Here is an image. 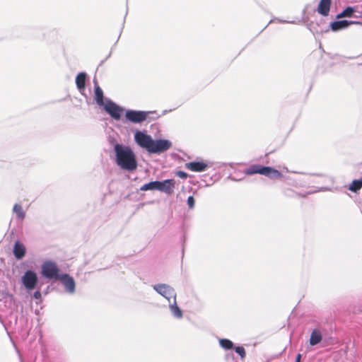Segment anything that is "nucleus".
<instances>
[{
	"mask_svg": "<svg viewBox=\"0 0 362 362\" xmlns=\"http://www.w3.org/2000/svg\"><path fill=\"white\" fill-rule=\"evenodd\" d=\"M136 144L150 153H160L171 147V142L165 139L153 140L150 135L138 131L134 134Z\"/></svg>",
	"mask_w": 362,
	"mask_h": 362,
	"instance_id": "f257e3e1",
	"label": "nucleus"
},
{
	"mask_svg": "<svg viewBox=\"0 0 362 362\" xmlns=\"http://www.w3.org/2000/svg\"><path fill=\"white\" fill-rule=\"evenodd\" d=\"M117 164L124 170L132 171L136 169V156L130 147L116 144L114 146Z\"/></svg>",
	"mask_w": 362,
	"mask_h": 362,
	"instance_id": "f03ea898",
	"label": "nucleus"
},
{
	"mask_svg": "<svg viewBox=\"0 0 362 362\" xmlns=\"http://www.w3.org/2000/svg\"><path fill=\"white\" fill-rule=\"evenodd\" d=\"M244 173L247 175L254 174H260L270 178H281L283 175L277 170L269 167L263 166L261 165H252L247 168L245 169Z\"/></svg>",
	"mask_w": 362,
	"mask_h": 362,
	"instance_id": "7ed1b4c3",
	"label": "nucleus"
},
{
	"mask_svg": "<svg viewBox=\"0 0 362 362\" xmlns=\"http://www.w3.org/2000/svg\"><path fill=\"white\" fill-rule=\"evenodd\" d=\"M22 286L29 292L37 288L39 279L37 273L33 269H27L21 278Z\"/></svg>",
	"mask_w": 362,
	"mask_h": 362,
	"instance_id": "20e7f679",
	"label": "nucleus"
},
{
	"mask_svg": "<svg viewBox=\"0 0 362 362\" xmlns=\"http://www.w3.org/2000/svg\"><path fill=\"white\" fill-rule=\"evenodd\" d=\"M59 269L57 264L52 260H47L42 264L41 274L43 276L49 279H58L61 274H59Z\"/></svg>",
	"mask_w": 362,
	"mask_h": 362,
	"instance_id": "39448f33",
	"label": "nucleus"
},
{
	"mask_svg": "<svg viewBox=\"0 0 362 362\" xmlns=\"http://www.w3.org/2000/svg\"><path fill=\"white\" fill-rule=\"evenodd\" d=\"M153 289L160 296L164 297L168 301H170L171 298H176V292L171 286L167 284H158L153 286Z\"/></svg>",
	"mask_w": 362,
	"mask_h": 362,
	"instance_id": "423d86ee",
	"label": "nucleus"
},
{
	"mask_svg": "<svg viewBox=\"0 0 362 362\" xmlns=\"http://www.w3.org/2000/svg\"><path fill=\"white\" fill-rule=\"evenodd\" d=\"M64 287V291L69 294H74L76 292V283L72 276L68 274H62L58 278Z\"/></svg>",
	"mask_w": 362,
	"mask_h": 362,
	"instance_id": "0eeeda50",
	"label": "nucleus"
},
{
	"mask_svg": "<svg viewBox=\"0 0 362 362\" xmlns=\"http://www.w3.org/2000/svg\"><path fill=\"white\" fill-rule=\"evenodd\" d=\"M105 110L115 119H119L121 115L123 112V109L118 106L117 104L113 103L112 100H107L106 103L103 105Z\"/></svg>",
	"mask_w": 362,
	"mask_h": 362,
	"instance_id": "6e6552de",
	"label": "nucleus"
},
{
	"mask_svg": "<svg viewBox=\"0 0 362 362\" xmlns=\"http://www.w3.org/2000/svg\"><path fill=\"white\" fill-rule=\"evenodd\" d=\"M148 114V112L127 110L125 114V117L127 120L133 123H141L147 119Z\"/></svg>",
	"mask_w": 362,
	"mask_h": 362,
	"instance_id": "1a4fd4ad",
	"label": "nucleus"
},
{
	"mask_svg": "<svg viewBox=\"0 0 362 362\" xmlns=\"http://www.w3.org/2000/svg\"><path fill=\"white\" fill-rule=\"evenodd\" d=\"M175 180L173 179L165 180L160 182L158 191L172 194L174 192Z\"/></svg>",
	"mask_w": 362,
	"mask_h": 362,
	"instance_id": "9d476101",
	"label": "nucleus"
},
{
	"mask_svg": "<svg viewBox=\"0 0 362 362\" xmlns=\"http://www.w3.org/2000/svg\"><path fill=\"white\" fill-rule=\"evenodd\" d=\"M332 0H320L317 11L323 16H327L329 13Z\"/></svg>",
	"mask_w": 362,
	"mask_h": 362,
	"instance_id": "9b49d317",
	"label": "nucleus"
},
{
	"mask_svg": "<svg viewBox=\"0 0 362 362\" xmlns=\"http://www.w3.org/2000/svg\"><path fill=\"white\" fill-rule=\"evenodd\" d=\"M207 164L204 162L194 161L185 164L186 168L193 172H203L207 168Z\"/></svg>",
	"mask_w": 362,
	"mask_h": 362,
	"instance_id": "f8f14e48",
	"label": "nucleus"
},
{
	"mask_svg": "<svg viewBox=\"0 0 362 362\" xmlns=\"http://www.w3.org/2000/svg\"><path fill=\"white\" fill-rule=\"evenodd\" d=\"M26 249L23 243L17 241L13 246V255L17 259H21L25 255Z\"/></svg>",
	"mask_w": 362,
	"mask_h": 362,
	"instance_id": "ddd939ff",
	"label": "nucleus"
},
{
	"mask_svg": "<svg viewBox=\"0 0 362 362\" xmlns=\"http://www.w3.org/2000/svg\"><path fill=\"white\" fill-rule=\"evenodd\" d=\"M354 23L355 22L349 21L346 20L334 21L331 23L330 28L332 31H338L349 27L350 25Z\"/></svg>",
	"mask_w": 362,
	"mask_h": 362,
	"instance_id": "4468645a",
	"label": "nucleus"
},
{
	"mask_svg": "<svg viewBox=\"0 0 362 362\" xmlns=\"http://www.w3.org/2000/svg\"><path fill=\"white\" fill-rule=\"evenodd\" d=\"M169 303V308L170 312L172 313L173 315L177 318L180 319L183 316L182 311L181 309L178 307L176 301V298L173 299V302L170 300Z\"/></svg>",
	"mask_w": 362,
	"mask_h": 362,
	"instance_id": "2eb2a0df",
	"label": "nucleus"
},
{
	"mask_svg": "<svg viewBox=\"0 0 362 362\" xmlns=\"http://www.w3.org/2000/svg\"><path fill=\"white\" fill-rule=\"evenodd\" d=\"M95 100L96 103L99 106L103 105L105 103L104 102V95L103 91L98 84L96 81H95Z\"/></svg>",
	"mask_w": 362,
	"mask_h": 362,
	"instance_id": "dca6fc26",
	"label": "nucleus"
},
{
	"mask_svg": "<svg viewBox=\"0 0 362 362\" xmlns=\"http://www.w3.org/2000/svg\"><path fill=\"white\" fill-rule=\"evenodd\" d=\"M322 336L320 331L319 329H315L311 332L309 343L311 346H315L322 341Z\"/></svg>",
	"mask_w": 362,
	"mask_h": 362,
	"instance_id": "f3484780",
	"label": "nucleus"
},
{
	"mask_svg": "<svg viewBox=\"0 0 362 362\" xmlns=\"http://www.w3.org/2000/svg\"><path fill=\"white\" fill-rule=\"evenodd\" d=\"M86 74L79 73L76 77V84L79 90H83L86 86Z\"/></svg>",
	"mask_w": 362,
	"mask_h": 362,
	"instance_id": "a211bd4d",
	"label": "nucleus"
},
{
	"mask_svg": "<svg viewBox=\"0 0 362 362\" xmlns=\"http://www.w3.org/2000/svg\"><path fill=\"white\" fill-rule=\"evenodd\" d=\"M160 181H153L148 183L144 184L140 187L141 191L147 190H158Z\"/></svg>",
	"mask_w": 362,
	"mask_h": 362,
	"instance_id": "6ab92c4d",
	"label": "nucleus"
},
{
	"mask_svg": "<svg viewBox=\"0 0 362 362\" xmlns=\"http://www.w3.org/2000/svg\"><path fill=\"white\" fill-rule=\"evenodd\" d=\"M219 345L225 350H231L234 348L233 342L228 339H220Z\"/></svg>",
	"mask_w": 362,
	"mask_h": 362,
	"instance_id": "aec40b11",
	"label": "nucleus"
},
{
	"mask_svg": "<svg viewBox=\"0 0 362 362\" xmlns=\"http://www.w3.org/2000/svg\"><path fill=\"white\" fill-rule=\"evenodd\" d=\"M13 212L16 214L18 218L23 220L25 216V212L24 211L21 205L16 204L13 206Z\"/></svg>",
	"mask_w": 362,
	"mask_h": 362,
	"instance_id": "412c9836",
	"label": "nucleus"
},
{
	"mask_svg": "<svg viewBox=\"0 0 362 362\" xmlns=\"http://www.w3.org/2000/svg\"><path fill=\"white\" fill-rule=\"evenodd\" d=\"M362 188V180H354L349 187V189L351 192H356Z\"/></svg>",
	"mask_w": 362,
	"mask_h": 362,
	"instance_id": "4be33fe9",
	"label": "nucleus"
},
{
	"mask_svg": "<svg viewBox=\"0 0 362 362\" xmlns=\"http://www.w3.org/2000/svg\"><path fill=\"white\" fill-rule=\"evenodd\" d=\"M355 10L353 7L348 6L346 7L341 13H339L337 16V18H341L344 17H351L354 13Z\"/></svg>",
	"mask_w": 362,
	"mask_h": 362,
	"instance_id": "5701e85b",
	"label": "nucleus"
},
{
	"mask_svg": "<svg viewBox=\"0 0 362 362\" xmlns=\"http://www.w3.org/2000/svg\"><path fill=\"white\" fill-rule=\"evenodd\" d=\"M233 349L242 358H244L246 356V352L243 346H234Z\"/></svg>",
	"mask_w": 362,
	"mask_h": 362,
	"instance_id": "b1692460",
	"label": "nucleus"
},
{
	"mask_svg": "<svg viewBox=\"0 0 362 362\" xmlns=\"http://www.w3.org/2000/svg\"><path fill=\"white\" fill-rule=\"evenodd\" d=\"M33 297L36 300H41L42 298V293L40 291V287L37 286V288H36V291H34L33 294Z\"/></svg>",
	"mask_w": 362,
	"mask_h": 362,
	"instance_id": "393cba45",
	"label": "nucleus"
},
{
	"mask_svg": "<svg viewBox=\"0 0 362 362\" xmlns=\"http://www.w3.org/2000/svg\"><path fill=\"white\" fill-rule=\"evenodd\" d=\"M195 200L192 196H189L187 198V204L189 209H192L194 206Z\"/></svg>",
	"mask_w": 362,
	"mask_h": 362,
	"instance_id": "a878e982",
	"label": "nucleus"
},
{
	"mask_svg": "<svg viewBox=\"0 0 362 362\" xmlns=\"http://www.w3.org/2000/svg\"><path fill=\"white\" fill-rule=\"evenodd\" d=\"M176 175H177L178 177H181V178H183V179L187 178V176H188V175H187V174L185 172H184V171H177V172L176 173Z\"/></svg>",
	"mask_w": 362,
	"mask_h": 362,
	"instance_id": "bb28decb",
	"label": "nucleus"
},
{
	"mask_svg": "<svg viewBox=\"0 0 362 362\" xmlns=\"http://www.w3.org/2000/svg\"><path fill=\"white\" fill-rule=\"evenodd\" d=\"M300 359H301V354H298L296 356V361L295 362H300Z\"/></svg>",
	"mask_w": 362,
	"mask_h": 362,
	"instance_id": "cd10ccee",
	"label": "nucleus"
}]
</instances>
